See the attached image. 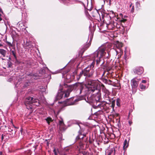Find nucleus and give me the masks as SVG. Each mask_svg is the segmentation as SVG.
Returning a JSON list of instances; mask_svg holds the SVG:
<instances>
[{"mask_svg": "<svg viewBox=\"0 0 155 155\" xmlns=\"http://www.w3.org/2000/svg\"><path fill=\"white\" fill-rule=\"evenodd\" d=\"M105 49L104 48H99L93 54H92L91 57L94 59L96 61V65H98L102 61V57L105 56L106 54L105 52Z\"/></svg>", "mask_w": 155, "mask_h": 155, "instance_id": "obj_1", "label": "nucleus"}, {"mask_svg": "<svg viewBox=\"0 0 155 155\" xmlns=\"http://www.w3.org/2000/svg\"><path fill=\"white\" fill-rule=\"evenodd\" d=\"M25 104L28 110L32 108V105L38 106L40 105L39 101L38 99L30 97L26 98Z\"/></svg>", "mask_w": 155, "mask_h": 155, "instance_id": "obj_2", "label": "nucleus"}, {"mask_svg": "<svg viewBox=\"0 0 155 155\" xmlns=\"http://www.w3.org/2000/svg\"><path fill=\"white\" fill-rule=\"evenodd\" d=\"M98 84V82L95 80L88 79L87 80L85 86L88 91H90V92H93L97 89Z\"/></svg>", "mask_w": 155, "mask_h": 155, "instance_id": "obj_3", "label": "nucleus"}, {"mask_svg": "<svg viewBox=\"0 0 155 155\" xmlns=\"http://www.w3.org/2000/svg\"><path fill=\"white\" fill-rule=\"evenodd\" d=\"M82 70L84 72V76H86L87 78L92 77L94 73V70L93 68L89 67V66Z\"/></svg>", "mask_w": 155, "mask_h": 155, "instance_id": "obj_4", "label": "nucleus"}, {"mask_svg": "<svg viewBox=\"0 0 155 155\" xmlns=\"http://www.w3.org/2000/svg\"><path fill=\"white\" fill-rule=\"evenodd\" d=\"M87 99V101L85 99L86 101L90 104L91 103L94 104L97 103V104L99 102L97 101V99H98V100L99 99L98 96L94 95H91L89 97H88Z\"/></svg>", "mask_w": 155, "mask_h": 155, "instance_id": "obj_5", "label": "nucleus"}, {"mask_svg": "<svg viewBox=\"0 0 155 155\" xmlns=\"http://www.w3.org/2000/svg\"><path fill=\"white\" fill-rule=\"evenodd\" d=\"M84 129L83 128H81L78 132V135L76 138V140L78 141L79 140H83L84 137H86V134L84 132Z\"/></svg>", "mask_w": 155, "mask_h": 155, "instance_id": "obj_6", "label": "nucleus"}, {"mask_svg": "<svg viewBox=\"0 0 155 155\" xmlns=\"http://www.w3.org/2000/svg\"><path fill=\"white\" fill-rule=\"evenodd\" d=\"M140 78H137L135 77L131 80V85L132 88H136L137 87Z\"/></svg>", "mask_w": 155, "mask_h": 155, "instance_id": "obj_7", "label": "nucleus"}, {"mask_svg": "<svg viewBox=\"0 0 155 155\" xmlns=\"http://www.w3.org/2000/svg\"><path fill=\"white\" fill-rule=\"evenodd\" d=\"M78 83L71 85V87H68V85L65 84H64L63 88L64 87H68V89H69V90H71V91L72 90H78Z\"/></svg>", "mask_w": 155, "mask_h": 155, "instance_id": "obj_8", "label": "nucleus"}, {"mask_svg": "<svg viewBox=\"0 0 155 155\" xmlns=\"http://www.w3.org/2000/svg\"><path fill=\"white\" fill-rule=\"evenodd\" d=\"M61 89L62 92L63 97L64 98H66L68 97L71 91V90H69V89H68L66 90H63V89Z\"/></svg>", "mask_w": 155, "mask_h": 155, "instance_id": "obj_9", "label": "nucleus"}, {"mask_svg": "<svg viewBox=\"0 0 155 155\" xmlns=\"http://www.w3.org/2000/svg\"><path fill=\"white\" fill-rule=\"evenodd\" d=\"M144 70L143 67H140L137 68L134 70V73L140 75L143 73Z\"/></svg>", "mask_w": 155, "mask_h": 155, "instance_id": "obj_10", "label": "nucleus"}, {"mask_svg": "<svg viewBox=\"0 0 155 155\" xmlns=\"http://www.w3.org/2000/svg\"><path fill=\"white\" fill-rule=\"evenodd\" d=\"M74 97H71L69 99H68L65 101V104L67 106L74 105V103L73 100Z\"/></svg>", "mask_w": 155, "mask_h": 155, "instance_id": "obj_11", "label": "nucleus"}, {"mask_svg": "<svg viewBox=\"0 0 155 155\" xmlns=\"http://www.w3.org/2000/svg\"><path fill=\"white\" fill-rule=\"evenodd\" d=\"M91 40L89 41L88 42H87L83 47L81 49V51L83 53L90 47L91 43Z\"/></svg>", "mask_w": 155, "mask_h": 155, "instance_id": "obj_12", "label": "nucleus"}, {"mask_svg": "<svg viewBox=\"0 0 155 155\" xmlns=\"http://www.w3.org/2000/svg\"><path fill=\"white\" fill-rule=\"evenodd\" d=\"M86 76H84V72L82 70L81 72H80V74L77 75V79L78 81H79L80 79L83 80L86 79Z\"/></svg>", "mask_w": 155, "mask_h": 155, "instance_id": "obj_13", "label": "nucleus"}, {"mask_svg": "<svg viewBox=\"0 0 155 155\" xmlns=\"http://www.w3.org/2000/svg\"><path fill=\"white\" fill-rule=\"evenodd\" d=\"M102 80L103 82L104 83L107 84L109 85H111L113 86H114V82H113L111 80H109L108 78H107V79L103 78L102 79Z\"/></svg>", "mask_w": 155, "mask_h": 155, "instance_id": "obj_14", "label": "nucleus"}, {"mask_svg": "<svg viewBox=\"0 0 155 155\" xmlns=\"http://www.w3.org/2000/svg\"><path fill=\"white\" fill-rule=\"evenodd\" d=\"M78 90L80 91V94H81L85 87V84L84 85L82 83H78Z\"/></svg>", "mask_w": 155, "mask_h": 155, "instance_id": "obj_15", "label": "nucleus"}, {"mask_svg": "<svg viewBox=\"0 0 155 155\" xmlns=\"http://www.w3.org/2000/svg\"><path fill=\"white\" fill-rule=\"evenodd\" d=\"M104 99L107 101H106V103L109 104H111V98L109 97L108 94H106L104 97Z\"/></svg>", "mask_w": 155, "mask_h": 155, "instance_id": "obj_16", "label": "nucleus"}, {"mask_svg": "<svg viewBox=\"0 0 155 155\" xmlns=\"http://www.w3.org/2000/svg\"><path fill=\"white\" fill-rule=\"evenodd\" d=\"M63 98L61 89L60 90V92H58L56 97L55 100L57 101Z\"/></svg>", "mask_w": 155, "mask_h": 155, "instance_id": "obj_17", "label": "nucleus"}, {"mask_svg": "<svg viewBox=\"0 0 155 155\" xmlns=\"http://www.w3.org/2000/svg\"><path fill=\"white\" fill-rule=\"evenodd\" d=\"M123 43L122 42H119L118 41H117L116 42L115 45L116 47L118 49H120L123 46Z\"/></svg>", "mask_w": 155, "mask_h": 155, "instance_id": "obj_18", "label": "nucleus"}, {"mask_svg": "<svg viewBox=\"0 0 155 155\" xmlns=\"http://www.w3.org/2000/svg\"><path fill=\"white\" fill-rule=\"evenodd\" d=\"M26 48L27 47V48H32L33 47L32 43L31 42H27L26 44Z\"/></svg>", "mask_w": 155, "mask_h": 155, "instance_id": "obj_19", "label": "nucleus"}, {"mask_svg": "<svg viewBox=\"0 0 155 155\" xmlns=\"http://www.w3.org/2000/svg\"><path fill=\"white\" fill-rule=\"evenodd\" d=\"M0 53L3 55V57H5L6 53V51L4 49H0Z\"/></svg>", "mask_w": 155, "mask_h": 155, "instance_id": "obj_20", "label": "nucleus"}, {"mask_svg": "<svg viewBox=\"0 0 155 155\" xmlns=\"http://www.w3.org/2000/svg\"><path fill=\"white\" fill-rule=\"evenodd\" d=\"M11 52L12 54L14 56L16 60L17 59V57L16 55V53L15 49L14 50H11Z\"/></svg>", "mask_w": 155, "mask_h": 155, "instance_id": "obj_21", "label": "nucleus"}, {"mask_svg": "<svg viewBox=\"0 0 155 155\" xmlns=\"http://www.w3.org/2000/svg\"><path fill=\"white\" fill-rule=\"evenodd\" d=\"M65 152H63L61 154V155H67V153L68 152H69V151H71V150L68 149V148H67L65 149Z\"/></svg>", "mask_w": 155, "mask_h": 155, "instance_id": "obj_22", "label": "nucleus"}, {"mask_svg": "<svg viewBox=\"0 0 155 155\" xmlns=\"http://www.w3.org/2000/svg\"><path fill=\"white\" fill-rule=\"evenodd\" d=\"M115 101L113 100L112 98L111 100V107L113 109L114 108L115 106Z\"/></svg>", "mask_w": 155, "mask_h": 155, "instance_id": "obj_23", "label": "nucleus"}, {"mask_svg": "<svg viewBox=\"0 0 155 155\" xmlns=\"http://www.w3.org/2000/svg\"><path fill=\"white\" fill-rule=\"evenodd\" d=\"M128 145V143H127V140L126 139L124 140V146H123L124 149L127 148V147Z\"/></svg>", "mask_w": 155, "mask_h": 155, "instance_id": "obj_24", "label": "nucleus"}, {"mask_svg": "<svg viewBox=\"0 0 155 155\" xmlns=\"http://www.w3.org/2000/svg\"><path fill=\"white\" fill-rule=\"evenodd\" d=\"M82 100V98L81 97H79L77 99L74 100H73V102H74V105L76 104V103L77 102H78V101H81Z\"/></svg>", "mask_w": 155, "mask_h": 155, "instance_id": "obj_25", "label": "nucleus"}, {"mask_svg": "<svg viewBox=\"0 0 155 155\" xmlns=\"http://www.w3.org/2000/svg\"><path fill=\"white\" fill-rule=\"evenodd\" d=\"M120 16H121L122 17V19L120 20V21L121 22L124 23L127 21V20L126 19H124L122 18L123 15L122 14H120Z\"/></svg>", "mask_w": 155, "mask_h": 155, "instance_id": "obj_26", "label": "nucleus"}, {"mask_svg": "<svg viewBox=\"0 0 155 155\" xmlns=\"http://www.w3.org/2000/svg\"><path fill=\"white\" fill-rule=\"evenodd\" d=\"M46 120L48 124H50V122H51L52 121L51 118V117H48Z\"/></svg>", "mask_w": 155, "mask_h": 155, "instance_id": "obj_27", "label": "nucleus"}, {"mask_svg": "<svg viewBox=\"0 0 155 155\" xmlns=\"http://www.w3.org/2000/svg\"><path fill=\"white\" fill-rule=\"evenodd\" d=\"M140 87L141 89H144L146 88V86L141 84H140Z\"/></svg>", "mask_w": 155, "mask_h": 155, "instance_id": "obj_28", "label": "nucleus"}, {"mask_svg": "<svg viewBox=\"0 0 155 155\" xmlns=\"http://www.w3.org/2000/svg\"><path fill=\"white\" fill-rule=\"evenodd\" d=\"M6 43L10 47H12L13 45L11 42H9L8 41H6Z\"/></svg>", "mask_w": 155, "mask_h": 155, "instance_id": "obj_29", "label": "nucleus"}, {"mask_svg": "<svg viewBox=\"0 0 155 155\" xmlns=\"http://www.w3.org/2000/svg\"><path fill=\"white\" fill-rule=\"evenodd\" d=\"M59 124L60 125L63 126L64 124L63 120L62 119L61 120H59Z\"/></svg>", "mask_w": 155, "mask_h": 155, "instance_id": "obj_30", "label": "nucleus"}, {"mask_svg": "<svg viewBox=\"0 0 155 155\" xmlns=\"http://www.w3.org/2000/svg\"><path fill=\"white\" fill-rule=\"evenodd\" d=\"M8 68H11L12 65V63L11 61H9L8 62Z\"/></svg>", "mask_w": 155, "mask_h": 155, "instance_id": "obj_31", "label": "nucleus"}, {"mask_svg": "<svg viewBox=\"0 0 155 155\" xmlns=\"http://www.w3.org/2000/svg\"><path fill=\"white\" fill-rule=\"evenodd\" d=\"M98 101H99V100H98V99H97V102H99L97 103H97H96V106L99 107H101V103L100 102Z\"/></svg>", "mask_w": 155, "mask_h": 155, "instance_id": "obj_32", "label": "nucleus"}, {"mask_svg": "<svg viewBox=\"0 0 155 155\" xmlns=\"http://www.w3.org/2000/svg\"><path fill=\"white\" fill-rule=\"evenodd\" d=\"M111 69V68L110 67H107L105 69L106 71H109Z\"/></svg>", "mask_w": 155, "mask_h": 155, "instance_id": "obj_33", "label": "nucleus"}, {"mask_svg": "<svg viewBox=\"0 0 155 155\" xmlns=\"http://www.w3.org/2000/svg\"><path fill=\"white\" fill-rule=\"evenodd\" d=\"M53 152L54 153V155H58V153H59V151L58 150L57 151L55 148L53 150Z\"/></svg>", "mask_w": 155, "mask_h": 155, "instance_id": "obj_34", "label": "nucleus"}, {"mask_svg": "<svg viewBox=\"0 0 155 155\" xmlns=\"http://www.w3.org/2000/svg\"><path fill=\"white\" fill-rule=\"evenodd\" d=\"M95 64V62L94 61H93L92 63L89 66V67H91L93 68L94 67V65Z\"/></svg>", "mask_w": 155, "mask_h": 155, "instance_id": "obj_35", "label": "nucleus"}, {"mask_svg": "<svg viewBox=\"0 0 155 155\" xmlns=\"http://www.w3.org/2000/svg\"><path fill=\"white\" fill-rule=\"evenodd\" d=\"M7 134L4 135L3 134H2V137H1L2 141L3 140V139H4V137H5H5H7Z\"/></svg>", "mask_w": 155, "mask_h": 155, "instance_id": "obj_36", "label": "nucleus"}, {"mask_svg": "<svg viewBox=\"0 0 155 155\" xmlns=\"http://www.w3.org/2000/svg\"><path fill=\"white\" fill-rule=\"evenodd\" d=\"M120 99L118 98L117 100V106H119L120 105Z\"/></svg>", "mask_w": 155, "mask_h": 155, "instance_id": "obj_37", "label": "nucleus"}, {"mask_svg": "<svg viewBox=\"0 0 155 155\" xmlns=\"http://www.w3.org/2000/svg\"><path fill=\"white\" fill-rule=\"evenodd\" d=\"M79 145L80 146L81 148H83V144L81 141L79 143Z\"/></svg>", "mask_w": 155, "mask_h": 155, "instance_id": "obj_38", "label": "nucleus"}, {"mask_svg": "<svg viewBox=\"0 0 155 155\" xmlns=\"http://www.w3.org/2000/svg\"><path fill=\"white\" fill-rule=\"evenodd\" d=\"M113 152V150H111L110 151L108 154L107 155H111L112 153Z\"/></svg>", "mask_w": 155, "mask_h": 155, "instance_id": "obj_39", "label": "nucleus"}, {"mask_svg": "<svg viewBox=\"0 0 155 155\" xmlns=\"http://www.w3.org/2000/svg\"><path fill=\"white\" fill-rule=\"evenodd\" d=\"M89 142L91 144V143H93V140H91L90 139V138H89Z\"/></svg>", "mask_w": 155, "mask_h": 155, "instance_id": "obj_40", "label": "nucleus"}, {"mask_svg": "<svg viewBox=\"0 0 155 155\" xmlns=\"http://www.w3.org/2000/svg\"><path fill=\"white\" fill-rule=\"evenodd\" d=\"M134 10V6H133L131 8V11L132 12H133Z\"/></svg>", "mask_w": 155, "mask_h": 155, "instance_id": "obj_41", "label": "nucleus"}, {"mask_svg": "<svg viewBox=\"0 0 155 155\" xmlns=\"http://www.w3.org/2000/svg\"><path fill=\"white\" fill-rule=\"evenodd\" d=\"M147 82V81L145 80H143L142 81V83H146Z\"/></svg>", "mask_w": 155, "mask_h": 155, "instance_id": "obj_42", "label": "nucleus"}, {"mask_svg": "<svg viewBox=\"0 0 155 155\" xmlns=\"http://www.w3.org/2000/svg\"><path fill=\"white\" fill-rule=\"evenodd\" d=\"M111 12H112V14L114 15V16H113V17H115V14L114 13V12L112 11Z\"/></svg>", "mask_w": 155, "mask_h": 155, "instance_id": "obj_43", "label": "nucleus"}, {"mask_svg": "<svg viewBox=\"0 0 155 155\" xmlns=\"http://www.w3.org/2000/svg\"><path fill=\"white\" fill-rule=\"evenodd\" d=\"M12 130H13L12 129H11L9 128L8 131L11 132V131H12Z\"/></svg>", "mask_w": 155, "mask_h": 155, "instance_id": "obj_44", "label": "nucleus"}, {"mask_svg": "<svg viewBox=\"0 0 155 155\" xmlns=\"http://www.w3.org/2000/svg\"><path fill=\"white\" fill-rule=\"evenodd\" d=\"M1 15L0 14V21L2 20V18L1 17Z\"/></svg>", "mask_w": 155, "mask_h": 155, "instance_id": "obj_45", "label": "nucleus"}, {"mask_svg": "<svg viewBox=\"0 0 155 155\" xmlns=\"http://www.w3.org/2000/svg\"><path fill=\"white\" fill-rule=\"evenodd\" d=\"M11 123H12V125H13V127H14L15 128H17L16 127H15L14 125L13 124V123H12V121H11Z\"/></svg>", "mask_w": 155, "mask_h": 155, "instance_id": "obj_46", "label": "nucleus"}, {"mask_svg": "<svg viewBox=\"0 0 155 155\" xmlns=\"http://www.w3.org/2000/svg\"><path fill=\"white\" fill-rule=\"evenodd\" d=\"M68 77H70V75L69 74H67V79H68Z\"/></svg>", "mask_w": 155, "mask_h": 155, "instance_id": "obj_47", "label": "nucleus"}, {"mask_svg": "<svg viewBox=\"0 0 155 155\" xmlns=\"http://www.w3.org/2000/svg\"><path fill=\"white\" fill-rule=\"evenodd\" d=\"M115 51H116V55H117L118 53V51L117 50H115Z\"/></svg>", "mask_w": 155, "mask_h": 155, "instance_id": "obj_48", "label": "nucleus"}, {"mask_svg": "<svg viewBox=\"0 0 155 155\" xmlns=\"http://www.w3.org/2000/svg\"><path fill=\"white\" fill-rule=\"evenodd\" d=\"M105 71H104V73H103V74H102V76L104 75V74H105Z\"/></svg>", "mask_w": 155, "mask_h": 155, "instance_id": "obj_49", "label": "nucleus"}, {"mask_svg": "<svg viewBox=\"0 0 155 155\" xmlns=\"http://www.w3.org/2000/svg\"><path fill=\"white\" fill-rule=\"evenodd\" d=\"M3 45L0 43V47L2 46Z\"/></svg>", "mask_w": 155, "mask_h": 155, "instance_id": "obj_50", "label": "nucleus"}, {"mask_svg": "<svg viewBox=\"0 0 155 155\" xmlns=\"http://www.w3.org/2000/svg\"><path fill=\"white\" fill-rule=\"evenodd\" d=\"M8 59H9V60H11V57H9V58Z\"/></svg>", "mask_w": 155, "mask_h": 155, "instance_id": "obj_51", "label": "nucleus"}, {"mask_svg": "<svg viewBox=\"0 0 155 155\" xmlns=\"http://www.w3.org/2000/svg\"><path fill=\"white\" fill-rule=\"evenodd\" d=\"M129 124H130V125L131 124V123H132V122H131L130 121H129Z\"/></svg>", "mask_w": 155, "mask_h": 155, "instance_id": "obj_52", "label": "nucleus"}, {"mask_svg": "<svg viewBox=\"0 0 155 155\" xmlns=\"http://www.w3.org/2000/svg\"><path fill=\"white\" fill-rule=\"evenodd\" d=\"M87 139H88V138L87 137L86 138V140L85 141V142H86L87 141Z\"/></svg>", "mask_w": 155, "mask_h": 155, "instance_id": "obj_53", "label": "nucleus"}, {"mask_svg": "<svg viewBox=\"0 0 155 155\" xmlns=\"http://www.w3.org/2000/svg\"><path fill=\"white\" fill-rule=\"evenodd\" d=\"M104 63V62H103L101 64V65L103 64Z\"/></svg>", "mask_w": 155, "mask_h": 155, "instance_id": "obj_54", "label": "nucleus"}, {"mask_svg": "<svg viewBox=\"0 0 155 155\" xmlns=\"http://www.w3.org/2000/svg\"><path fill=\"white\" fill-rule=\"evenodd\" d=\"M0 154H1V155H2V152H0Z\"/></svg>", "mask_w": 155, "mask_h": 155, "instance_id": "obj_55", "label": "nucleus"}, {"mask_svg": "<svg viewBox=\"0 0 155 155\" xmlns=\"http://www.w3.org/2000/svg\"><path fill=\"white\" fill-rule=\"evenodd\" d=\"M69 77H68V79H69Z\"/></svg>", "mask_w": 155, "mask_h": 155, "instance_id": "obj_56", "label": "nucleus"}, {"mask_svg": "<svg viewBox=\"0 0 155 155\" xmlns=\"http://www.w3.org/2000/svg\"><path fill=\"white\" fill-rule=\"evenodd\" d=\"M6 139H8V138H6Z\"/></svg>", "mask_w": 155, "mask_h": 155, "instance_id": "obj_57", "label": "nucleus"}]
</instances>
